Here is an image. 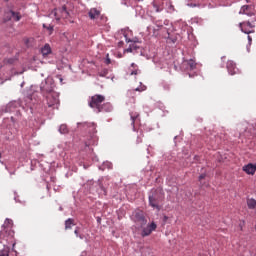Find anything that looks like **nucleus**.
Listing matches in <instances>:
<instances>
[{
    "label": "nucleus",
    "mask_w": 256,
    "mask_h": 256,
    "mask_svg": "<svg viewBox=\"0 0 256 256\" xmlns=\"http://www.w3.org/2000/svg\"><path fill=\"white\" fill-rule=\"evenodd\" d=\"M42 93H47L46 95V103L48 107L52 109H59V94L53 92V88H45V86L41 87Z\"/></svg>",
    "instance_id": "f257e3e1"
},
{
    "label": "nucleus",
    "mask_w": 256,
    "mask_h": 256,
    "mask_svg": "<svg viewBox=\"0 0 256 256\" xmlns=\"http://www.w3.org/2000/svg\"><path fill=\"white\" fill-rule=\"evenodd\" d=\"M10 175H15V172H11Z\"/></svg>",
    "instance_id": "c9c22d12"
},
{
    "label": "nucleus",
    "mask_w": 256,
    "mask_h": 256,
    "mask_svg": "<svg viewBox=\"0 0 256 256\" xmlns=\"http://www.w3.org/2000/svg\"><path fill=\"white\" fill-rule=\"evenodd\" d=\"M100 16H101V11L98 10L97 8H91L90 11L88 12V17H90V19L92 20L99 19Z\"/></svg>",
    "instance_id": "9d476101"
},
{
    "label": "nucleus",
    "mask_w": 256,
    "mask_h": 256,
    "mask_svg": "<svg viewBox=\"0 0 256 256\" xmlns=\"http://www.w3.org/2000/svg\"><path fill=\"white\" fill-rule=\"evenodd\" d=\"M191 7H197V4H191Z\"/></svg>",
    "instance_id": "f704fd0d"
},
{
    "label": "nucleus",
    "mask_w": 256,
    "mask_h": 256,
    "mask_svg": "<svg viewBox=\"0 0 256 256\" xmlns=\"http://www.w3.org/2000/svg\"><path fill=\"white\" fill-rule=\"evenodd\" d=\"M139 73H141V70H139V68H135L131 71L130 75H139Z\"/></svg>",
    "instance_id": "5701e85b"
},
{
    "label": "nucleus",
    "mask_w": 256,
    "mask_h": 256,
    "mask_svg": "<svg viewBox=\"0 0 256 256\" xmlns=\"http://www.w3.org/2000/svg\"><path fill=\"white\" fill-rule=\"evenodd\" d=\"M131 67H132L133 69H139V68L137 67V64H135V63H132V64H131Z\"/></svg>",
    "instance_id": "c756f323"
},
{
    "label": "nucleus",
    "mask_w": 256,
    "mask_h": 256,
    "mask_svg": "<svg viewBox=\"0 0 256 256\" xmlns=\"http://www.w3.org/2000/svg\"><path fill=\"white\" fill-rule=\"evenodd\" d=\"M91 127H93V128H94L95 126H93V124H91Z\"/></svg>",
    "instance_id": "4c0bfd02"
},
{
    "label": "nucleus",
    "mask_w": 256,
    "mask_h": 256,
    "mask_svg": "<svg viewBox=\"0 0 256 256\" xmlns=\"http://www.w3.org/2000/svg\"><path fill=\"white\" fill-rule=\"evenodd\" d=\"M44 29H47L49 31V35L53 34V26L49 25L47 26L46 24H43Z\"/></svg>",
    "instance_id": "412c9836"
},
{
    "label": "nucleus",
    "mask_w": 256,
    "mask_h": 256,
    "mask_svg": "<svg viewBox=\"0 0 256 256\" xmlns=\"http://www.w3.org/2000/svg\"><path fill=\"white\" fill-rule=\"evenodd\" d=\"M145 89H147V87L143 86L141 89L140 88H136L134 91H145Z\"/></svg>",
    "instance_id": "cd10ccee"
},
{
    "label": "nucleus",
    "mask_w": 256,
    "mask_h": 256,
    "mask_svg": "<svg viewBox=\"0 0 256 256\" xmlns=\"http://www.w3.org/2000/svg\"><path fill=\"white\" fill-rule=\"evenodd\" d=\"M1 157H2V154L0 153V159H1Z\"/></svg>",
    "instance_id": "58836bf2"
},
{
    "label": "nucleus",
    "mask_w": 256,
    "mask_h": 256,
    "mask_svg": "<svg viewBox=\"0 0 256 256\" xmlns=\"http://www.w3.org/2000/svg\"><path fill=\"white\" fill-rule=\"evenodd\" d=\"M41 53L44 57L51 54V46H49V44H45L41 49Z\"/></svg>",
    "instance_id": "2eb2a0df"
},
{
    "label": "nucleus",
    "mask_w": 256,
    "mask_h": 256,
    "mask_svg": "<svg viewBox=\"0 0 256 256\" xmlns=\"http://www.w3.org/2000/svg\"><path fill=\"white\" fill-rule=\"evenodd\" d=\"M73 219L69 218L68 220L65 221V229H71L73 227Z\"/></svg>",
    "instance_id": "aec40b11"
},
{
    "label": "nucleus",
    "mask_w": 256,
    "mask_h": 256,
    "mask_svg": "<svg viewBox=\"0 0 256 256\" xmlns=\"http://www.w3.org/2000/svg\"><path fill=\"white\" fill-rule=\"evenodd\" d=\"M160 201L161 197L156 194H152L151 196H149L150 207H153V209H157L158 211H161V206H159Z\"/></svg>",
    "instance_id": "39448f33"
},
{
    "label": "nucleus",
    "mask_w": 256,
    "mask_h": 256,
    "mask_svg": "<svg viewBox=\"0 0 256 256\" xmlns=\"http://www.w3.org/2000/svg\"><path fill=\"white\" fill-rule=\"evenodd\" d=\"M130 117H131V120H132L133 129H135V121H137V119H139V113L131 112Z\"/></svg>",
    "instance_id": "dca6fc26"
},
{
    "label": "nucleus",
    "mask_w": 256,
    "mask_h": 256,
    "mask_svg": "<svg viewBox=\"0 0 256 256\" xmlns=\"http://www.w3.org/2000/svg\"><path fill=\"white\" fill-rule=\"evenodd\" d=\"M137 139L138 143H141V139H143V132H140V134H138Z\"/></svg>",
    "instance_id": "393cba45"
},
{
    "label": "nucleus",
    "mask_w": 256,
    "mask_h": 256,
    "mask_svg": "<svg viewBox=\"0 0 256 256\" xmlns=\"http://www.w3.org/2000/svg\"><path fill=\"white\" fill-rule=\"evenodd\" d=\"M0 256H9V248L0 251Z\"/></svg>",
    "instance_id": "4be33fe9"
},
{
    "label": "nucleus",
    "mask_w": 256,
    "mask_h": 256,
    "mask_svg": "<svg viewBox=\"0 0 256 256\" xmlns=\"http://www.w3.org/2000/svg\"><path fill=\"white\" fill-rule=\"evenodd\" d=\"M103 111H105V113H111V111H113V106H111V103H102L100 113H103Z\"/></svg>",
    "instance_id": "4468645a"
},
{
    "label": "nucleus",
    "mask_w": 256,
    "mask_h": 256,
    "mask_svg": "<svg viewBox=\"0 0 256 256\" xmlns=\"http://www.w3.org/2000/svg\"><path fill=\"white\" fill-rule=\"evenodd\" d=\"M59 132L62 135H67V133H69V128H67V126L65 124H62V125H60Z\"/></svg>",
    "instance_id": "6ab92c4d"
},
{
    "label": "nucleus",
    "mask_w": 256,
    "mask_h": 256,
    "mask_svg": "<svg viewBox=\"0 0 256 256\" xmlns=\"http://www.w3.org/2000/svg\"><path fill=\"white\" fill-rule=\"evenodd\" d=\"M103 103H105V96L101 94H95L90 98L88 105L91 107V109H94L96 113H101V106Z\"/></svg>",
    "instance_id": "f03ea898"
},
{
    "label": "nucleus",
    "mask_w": 256,
    "mask_h": 256,
    "mask_svg": "<svg viewBox=\"0 0 256 256\" xmlns=\"http://www.w3.org/2000/svg\"><path fill=\"white\" fill-rule=\"evenodd\" d=\"M226 67H227L228 73H230V75H235V73H236L235 69H237V66L235 65V62H233L232 60H229L227 62Z\"/></svg>",
    "instance_id": "ddd939ff"
},
{
    "label": "nucleus",
    "mask_w": 256,
    "mask_h": 256,
    "mask_svg": "<svg viewBox=\"0 0 256 256\" xmlns=\"http://www.w3.org/2000/svg\"><path fill=\"white\" fill-rule=\"evenodd\" d=\"M8 63H13V59H8Z\"/></svg>",
    "instance_id": "72a5a7b5"
},
{
    "label": "nucleus",
    "mask_w": 256,
    "mask_h": 256,
    "mask_svg": "<svg viewBox=\"0 0 256 256\" xmlns=\"http://www.w3.org/2000/svg\"><path fill=\"white\" fill-rule=\"evenodd\" d=\"M243 171H245V173H247L248 175H255L256 165L248 164L243 167Z\"/></svg>",
    "instance_id": "f8f14e48"
},
{
    "label": "nucleus",
    "mask_w": 256,
    "mask_h": 256,
    "mask_svg": "<svg viewBox=\"0 0 256 256\" xmlns=\"http://www.w3.org/2000/svg\"><path fill=\"white\" fill-rule=\"evenodd\" d=\"M74 233H75L76 237H79V230L76 229V230L74 231Z\"/></svg>",
    "instance_id": "7c9ffc66"
},
{
    "label": "nucleus",
    "mask_w": 256,
    "mask_h": 256,
    "mask_svg": "<svg viewBox=\"0 0 256 256\" xmlns=\"http://www.w3.org/2000/svg\"><path fill=\"white\" fill-rule=\"evenodd\" d=\"M155 229H157V224H155V222H152L142 230V233H141L142 237H149V235H151V233H153Z\"/></svg>",
    "instance_id": "0eeeda50"
},
{
    "label": "nucleus",
    "mask_w": 256,
    "mask_h": 256,
    "mask_svg": "<svg viewBox=\"0 0 256 256\" xmlns=\"http://www.w3.org/2000/svg\"><path fill=\"white\" fill-rule=\"evenodd\" d=\"M247 206L249 209H256V200L251 198L247 200Z\"/></svg>",
    "instance_id": "a211bd4d"
},
{
    "label": "nucleus",
    "mask_w": 256,
    "mask_h": 256,
    "mask_svg": "<svg viewBox=\"0 0 256 256\" xmlns=\"http://www.w3.org/2000/svg\"><path fill=\"white\" fill-rule=\"evenodd\" d=\"M245 226V221H243V222H241L240 223V229H241V231H243V227Z\"/></svg>",
    "instance_id": "c85d7f7f"
},
{
    "label": "nucleus",
    "mask_w": 256,
    "mask_h": 256,
    "mask_svg": "<svg viewBox=\"0 0 256 256\" xmlns=\"http://www.w3.org/2000/svg\"><path fill=\"white\" fill-rule=\"evenodd\" d=\"M239 27L242 31V33H245L246 35H249L251 33H255V25H253L251 22H241L239 24Z\"/></svg>",
    "instance_id": "20e7f679"
},
{
    "label": "nucleus",
    "mask_w": 256,
    "mask_h": 256,
    "mask_svg": "<svg viewBox=\"0 0 256 256\" xmlns=\"http://www.w3.org/2000/svg\"><path fill=\"white\" fill-rule=\"evenodd\" d=\"M240 15H247L248 17H253V15H255V12H253V8L249 5H244L241 7Z\"/></svg>",
    "instance_id": "6e6552de"
},
{
    "label": "nucleus",
    "mask_w": 256,
    "mask_h": 256,
    "mask_svg": "<svg viewBox=\"0 0 256 256\" xmlns=\"http://www.w3.org/2000/svg\"><path fill=\"white\" fill-rule=\"evenodd\" d=\"M126 43H131L129 47L125 50L126 53H133L134 51H137V49H139V46L137 45L139 41H133L126 38Z\"/></svg>",
    "instance_id": "1a4fd4ad"
},
{
    "label": "nucleus",
    "mask_w": 256,
    "mask_h": 256,
    "mask_svg": "<svg viewBox=\"0 0 256 256\" xmlns=\"http://www.w3.org/2000/svg\"><path fill=\"white\" fill-rule=\"evenodd\" d=\"M15 242L13 243V245H12V251H15Z\"/></svg>",
    "instance_id": "2f4dec72"
},
{
    "label": "nucleus",
    "mask_w": 256,
    "mask_h": 256,
    "mask_svg": "<svg viewBox=\"0 0 256 256\" xmlns=\"http://www.w3.org/2000/svg\"><path fill=\"white\" fill-rule=\"evenodd\" d=\"M106 63H107V65H109V63H111V60H110V59H107V60H106Z\"/></svg>",
    "instance_id": "473e14b6"
},
{
    "label": "nucleus",
    "mask_w": 256,
    "mask_h": 256,
    "mask_svg": "<svg viewBox=\"0 0 256 256\" xmlns=\"http://www.w3.org/2000/svg\"><path fill=\"white\" fill-rule=\"evenodd\" d=\"M4 229L0 232V240L4 239L5 241H9V239H13L14 232L11 231L13 227V220L7 218L3 225Z\"/></svg>",
    "instance_id": "7ed1b4c3"
},
{
    "label": "nucleus",
    "mask_w": 256,
    "mask_h": 256,
    "mask_svg": "<svg viewBox=\"0 0 256 256\" xmlns=\"http://www.w3.org/2000/svg\"><path fill=\"white\" fill-rule=\"evenodd\" d=\"M248 43H249V45H251V43H253V38L250 35H248Z\"/></svg>",
    "instance_id": "bb28decb"
},
{
    "label": "nucleus",
    "mask_w": 256,
    "mask_h": 256,
    "mask_svg": "<svg viewBox=\"0 0 256 256\" xmlns=\"http://www.w3.org/2000/svg\"><path fill=\"white\" fill-rule=\"evenodd\" d=\"M59 13H61L62 19L69 18V11H67V6H63L61 9H57L55 15H59Z\"/></svg>",
    "instance_id": "9b49d317"
},
{
    "label": "nucleus",
    "mask_w": 256,
    "mask_h": 256,
    "mask_svg": "<svg viewBox=\"0 0 256 256\" xmlns=\"http://www.w3.org/2000/svg\"><path fill=\"white\" fill-rule=\"evenodd\" d=\"M21 21V13L10 10L5 13V21Z\"/></svg>",
    "instance_id": "423d86ee"
},
{
    "label": "nucleus",
    "mask_w": 256,
    "mask_h": 256,
    "mask_svg": "<svg viewBox=\"0 0 256 256\" xmlns=\"http://www.w3.org/2000/svg\"><path fill=\"white\" fill-rule=\"evenodd\" d=\"M153 7H154L156 13H161L162 9H160V8L157 6V4H153Z\"/></svg>",
    "instance_id": "b1692460"
},
{
    "label": "nucleus",
    "mask_w": 256,
    "mask_h": 256,
    "mask_svg": "<svg viewBox=\"0 0 256 256\" xmlns=\"http://www.w3.org/2000/svg\"><path fill=\"white\" fill-rule=\"evenodd\" d=\"M79 237H80L81 239H83V236L79 235Z\"/></svg>",
    "instance_id": "e433bc0d"
},
{
    "label": "nucleus",
    "mask_w": 256,
    "mask_h": 256,
    "mask_svg": "<svg viewBox=\"0 0 256 256\" xmlns=\"http://www.w3.org/2000/svg\"><path fill=\"white\" fill-rule=\"evenodd\" d=\"M205 177H207L206 174H201V175L199 176V181H203V179H205Z\"/></svg>",
    "instance_id": "a878e982"
},
{
    "label": "nucleus",
    "mask_w": 256,
    "mask_h": 256,
    "mask_svg": "<svg viewBox=\"0 0 256 256\" xmlns=\"http://www.w3.org/2000/svg\"><path fill=\"white\" fill-rule=\"evenodd\" d=\"M186 64L188 65V67L191 71H193V69H195L197 67V63L193 59L186 61Z\"/></svg>",
    "instance_id": "f3484780"
}]
</instances>
